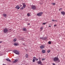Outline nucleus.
Listing matches in <instances>:
<instances>
[{
  "instance_id": "nucleus-11",
  "label": "nucleus",
  "mask_w": 65,
  "mask_h": 65,
  "mask_svg": "<svg viewBox=\"0 0 65 65\" xmlns=\"http://www.w3.org/2000/svg\"><path fill=\"white\" fill-rule=\"evenodd\" d=\"M61 13L62 14H63V15H65V12H64V11L61 12Z\"/></svg>"
},
{
  "instance_id": "nucleus-10",
  "label": "nucleus",
  "mask_w": 65,
  "mask_h": 65,
  "mask_svg": "<svg viewBox=\"0 0 65 65\" xmlns=\"http://www.w3.org/2000/svg\"><path fill=\"white\" fill-rule=\"evenodd\" d=\"M37 15L38 16H41V12H40V13H37Z\"/></svg>"
},
{
  "instance_id": "nucleus-3",
  "label": "nucleus",
  "mask_w": 65,
  "mask_h": 65,
  "mask_svg": "<svg viewBox=\"0 0 65 65\" xmlns=\"http://www.w3.org/2000/svg\"><path fill=\"white\" fill-rule=\"evenodd\" d=\"M3 32L4 33H7L8 32V29L6 28H5L3 30Z\"/></svg>"
},
{
  "instance_id": "nucleus-38",
  "label": "nucleus",
  "mask_w": 65,
  "mask_h": 65,
  "mask_svg": "<svg viewBox=\"0 0 65 65\" xmlns=\"http://www.w3.org/2000/svg\"><path fill=\"white\" fill-rule=\"evenodd\" d=\"M22 6V5H20V6H21H21Z\"/></svg>"
},
{
  "instance_id": "nucleus-37",
  "label": "nucleus",
  "mask_w": 65,
  "mask_h": 65,
  "mask_svg": "<svg viewBox=\"0 0 65 65\" xmlns=\"http://www.w3.org/2000/svg\"><path fill=\"white\" fill-rule=\"evenodd\" d=\"M62 8H60V10H62Z\"/></svg>"
},
{
  "instance_id": "nucleus-34",
  "label": "nucleus",
  "mask_w": 65,
  "mask_h": 65,
  "mask_svg": "<svg viewBox=\"0 0 65 65\" xmlns=\"http://www.w3.org/2000/svg\"><path fill=\"white\" fill-rule=\"evenodd\" d=\"M2 41H0V43H2Z\"/></svg>"
},
{
  "instance_id": "nucleus-23",
  "label": "nucleus",
  "mask_w": 65,
  "mask_h": 65,
  "mask_svg": "<svg viewBox=\"0 0 65 65\" xmlns=\"http://www.w3.org/2000/svg\"><path fill=\"white\" fill-rule=\"evenodd\" d=\"M20 9H21L22 10H23V9H24V8L23 7H22V8H20Z\"/></svg>"
},
{
  "instance_id": "nucleus-5",
  "label": "nucleus",
  "mask_w": 65,
  "mask_h": 65,
  "mask_svg": "<svg viewBox=\"0 0 65 65\" xmlns=\"http://www.w3.org/2000/svg\"><path fill=\"white\" fill-rule=\"evenodd\" d=\"M19 60V58L17 59H15V60L13 61V63H16V62H17L18 60Z\"/></svg>"
},
{
  "instance_id": "nucleus-6",
  "label": "nucleus",
  "mask_w": 65,
  "mask_h": 65,
  "mask_svg": "<svg viewBox=\"0 0 65 65\" xmlns=\"http://www.w3.org/2000/svg\"><path fill=\"white\" fill-rule=\"evenodd\" d=\"M14 45L15 46H18L19 45V43L18 42H15L14 43Z\"/></svg>"
},
{
  "instance_id": "nucleus-19",
  "label": "nucleus",
  "mask_w": 65,
  "mask_h": 65,
  "mask_svg": "<svg viewBox=\"0 0 65 65\" xmlns=\"http://www.w3.org/2000/svg\"><path fill=\"white\" fill-rule=\"evenodd\" d=\"M25 56L26 58H27L28 57V54H26V55H25Z\"/></svg>"
},
{
  "instance_id": "nucleus-1",
  "label": "nucleus",
  "mask_w": 65,
  "mask_h": 65,
  "mask_svg": "<svg viewBox=\"0 0 65 65\" xmlns=\"http://www.w3.org/2000/svg\"><path fill=\"white\" fill-rule=\"evenodd\" d=\"M54 62H56V61H58V62H60V60L58 58L55 57L54 58Z\"/></svg>"
},
{
  "instance_id": "nucleus-43",
  "label": "nucleus",
  "mask_w": 65,
  "mask_h": 65,
  "mask_svg": "<svg viewBox=\"0 0 65 65\" xmlns=\"http://www.w3.org/2000/svg\"><path fill=\"white\" fill-rule=\"evenodd\" d=\"M59 10H60V9H59Z\"/></svg>"
},
{
  "instance_id": "nucleus-31",
  "label": "nucleus",
  "mask_w": 65,
  "mask_h": 65,
  "mask_svg": "<svg viewBox=\"0 0 65 65\" xmlns=\"http://www.w3.org/2000/svg\"><path fill=\"white\" fill-rule=\"evenodd\" d=\"M41 30H42V29H43V27H41Z\"/></svg>"
},
{
  "instance_id": "nucleus-14",
  "label": "nucleus",
  "mask_w": 65,
  "mask_h": 65,
  "mask_svg": "<svg viewBox=\"0 0 65 65\" xmlns=\"http://www.w3.org/2000/svg\"><path fill=\"white\" fill-rule=\"evenodd\" d=\"M23 31H27V29L26 28H23Z\"/></svg>"
},
{
  "instance_id": "nucleus-30",
  "label": "nucleus",
  "mask_w": 65,
  "mask_h": 65,
  "mask_svg": "<svg viewBox=\"0 0 65 65\" xmlns=\"http://www.w3.org/2000/svg\"><path fill=\"white\" fill-rule=\"evenodd\" d=\"M57 26V25H54V27H56V26Z\"/></svg>"
},
{
  "instance_id": "nucleus-28",
  "label": "nucleus",
  "mask_w": 65,
  "mask_h": 65,
  "mask_svg": "<svg viewBox=\"0 0 65 65\" xmlns=\"http://www.w3.org/2000/svg\"><path fill=\"white\" fill-rule=\"evenodd\" d=\"M46 24V23H43V25H45Z\"/></svg>"
},
{
  "instance_id": "nucleus-25",
  "label": "nucleus",
  "mask_w": 65,
  "mask_h": 65,
  "mask_svg": "<svg viewBox=\"0 0 65 65\" xmlns=\"http://www.w3.org/2000/svg\"><path fill=\"white\" fill-rule=\"evenodd\" d=\"M52 4H53V5H56V3H53Z\"/></svg>"
},
{
  "instance_id": "nucleus-24",
  "label": "nucleus",
  "mask_w": 65,
  "mask_h": 65,
  "mask_svg": "<svg viewBox=\"0 0 65 65\" xmlns=\"http://www.w3.org/2000/svg\"><path fill=\"white\" fill-rule=\"evenodd\" d=\"M52 21H53V22H55V21H56V22H57V21L56 20H52Z\"/></svg>"
},
{
  "instance_id": "nucleus-17",
  "label": "nucleus",
  "mask_w": 65,
  "mask_h": 65,
  "mask_svg": "<svg viewBox=\"0 0 65 65\" xmlns=\"http://www.w3.org/2000/svg\"><path fill=\"white\" fill-rule=\"evenodd\" d=\"M33 58H35V60H36V61H38V59H37L35 57H33Z\"/></svg>"
},
{
  "instance_id": "nucleus-42",
  "label": "nucleus",
  "mask_w": 65,
  "mask_h": 65,
  "mask_svg": "<svg viewBox=\"0 0 65 65\" xmlns=\"http://www.w3.org/2000/svg\"><path fill=\"white\" fill-rule=\"evenodd\" d=\"M1 47V46H0V47Z\"/></svg>"
},
{
  "instance_id": "nucleus-20",
  "label": "nucleus",
  "mask_w": 65,
  "mask_h": 65,
  "mask_svg": "<svg viewBox=\"0 0 65 65\" xmlns=\"http://www.w3.org/2000/svg\"><path fill=\"white\" fill-rule=\"evenodd\" d=\"M35 58H34L32 60V62H35Z\"/></svg>"
},
{
  "instance_id": "nucleus-22",
  "label": "nucleus",
  "mask_w": 65,
  "mask_h": 65,
  "mask_svg": "<svg viewBox=\"0 0 65 65\" xmlns=\"http://www.w3.org/2000/svg\"><path fill=\"white\" fill-rule=\"evenodd\" d=\"M50 52H51V50H49L47 51V53H49Z\"/></svg>"
},
{
  "instance_id": "nucleus-21",
  "label": "nucleus",
  "mask_w": 65,
  "mask_h": 65,
  "mask_svg": "<svg viewBox=\"0 0 65 65\" xmlns=\"http://www.w3.org/2000/svg\"><path fill=\"white\" fill-rule=\"evenodd\" d=\"M51 43H52V42H51V41H49L48 42V44H51Z\"/></svg>"
},
{
  "instance_id": "nucleus-4",
  "label": "nucleus",
  "mask_w": 65,
  "mask_h": 65,
  "mask_svg": "<svg viewBox=\"0 0 65 65\" xmlns=\"http://www.w3.org/2000/svg\"><path fill=\"white\" fill-rule=\"evenodd\" d=\"M31 8L32 9L35 10L36 8V7L35 6L32 5L31 6Z\"/></svg>"
},
{
  "instance_id": "nucleus-33",
  "label": "nucleus",
  "mask_w": 65,
  "mask_h": 65,
  "mask_svg": "<svg viewBox=\"0 0 65 65\" xmlns=\"http://www.w3.org/2000/svg\"><path fill=\"white\" fill-rule=\"evenodd\" d=\"M51 25H50L49 26V27H51Z\"/></svg>"
},
{
  "instance_id": "nucleus-18",
  "label": "nucleus",
  "mask_w": 65,
  "mask_h": 65,
  "mask_svg": "<svg viewBox=\"0 0 65 65\" xmlns=\"http://www.w3.org/2000/svg\"><path fill=\"white\" fill-rule=\"evenodd\" d=\"M17 41V39L15 38L14 39V40H13V41L14 42H15Z\"/></svg>"
},
{
  "instance_id": "nucleus-32",
  "label": "nucleus",
  "mask_w": 65,
  "mask_h": 65,
  "mask_svg": "<svg viewBox=\"0 0 65 65\" xmlns=\"http://www.w3.org/2000/svg\"><path fill=\"white\" fill-rule=\"evenodd\" d=\"M30 23H28L27 24V25H30Z\"/></svg>"
},
{
  "instance_id": "nucleus-16",
  "label": "nucleus",
  "mask_w": 65,
  "mask_h": 65,
  "mask_svg": "<svg viewBox=\"0 0 65 65\" xmlns=\"http://www.w3.org/2000/svg\"><path fill=\"white\" fill-rule=\"evenodd\" d=\"M45 47V46H44V45H42L41 46V48H44V47Z\"/></svg>"
},
{
  "instance_id": "nucleus-40",
  "label": "nucleus",
  "mask_w": 65,
  "mask_h": 65,
  "mask_svg": "<svg viewBox=\"0 0 65 65\" xmlns=\"http://www.w3.org/2000/svg\"><path fill=\"white\" fill-rule=\"evenodd\" d=\"M23 44L24 45V44Z\"/></svg>"
},
{
  "instance_id": "nucleus-9",
  "label": "nucleus",
  "mask_w": 65,
  "mask_h": 65,
  "mask_svg": "<svg viewBox=\"0 0 65 65\" xmlns=\"http://www.w3.org/2000/svg\"><path fill=\"white\" fill-rule=\"evenodd\" d=\"M39 60H40V61H38L37 62H38V64H41V62L40 61V60L41 59L40 57H39Z\"/></svg>"
},
{
  "instance_id": "nucleus-36",
  "label": "nucleus",
  "mask_w": 65,
  "mask_h": 65,
  "mask_svg": "<svg viewBox=\"0 0 65 65\" xmlns=\"http://www.w3.org/2000/svg\"><path fill=\"white\" fill-rule=\"evenodd\" d=\"M3 65H6V64H3Z\"/></svg>"
},
{
  "instance_id": "nucleus-41",
  "label": "nucleus",
  "mask_w": 65,
  "mask_h": 65,
  "mask_svg": "<svg viewBox=\"0 0 65 65\" xmlns=\"http://www.w3.org/2000/svg\"><path fill=\"white\" fill-rule=\"evenodd\" d=\"M40 29H41V27L40 28Z\"/></svg>"
},
{
  "instance_id": "nucleus-29",
  "label": "nucleus",
  "mask_w": 65,
  "mask_h": 65,
  "mask_svg": "<svg viewBox=\"0 0 65 65\" xmlns=\"http://www.w3.org/2000/svg\"><path fill=\"white\" fill-rule=\"evenodd\" d=\"M52 64H53V65H56L55 64V63H52Z\"/></svg>"
},
{
  "instance_id": "nucleus-2",
  "label": "nucleus",
  "mask_w": 65,
  "mask_h": 65,
  "mask_svg": "<svg viewBox=\"0 0 65 65\" xmlns=\"http://www.w3.org/2000/svg\"><path fill=\"white\" fill-rule=\"evenodd\" d=\"M13 53H14L16 55H20V53L19 51H17V50H14L13 51Z\"/></svg>"
},
{
  "instance_id": "nucleus-39",
  "label": "nucleus",
  "mask_w": 65,
  "mask_h": 65,
  "mask_svg": "<svg viewBox=\"0 0 65 65\" xmlns=\"http://www.w3.org/2000/svg\"><path fill=\"white\" fill-rule=\"evenodd\" d=\"M40 48H41V46H40Z\"/></svg>"
},
{
  "instance_id": "nucleus-15",
  "label": "nucleus",
  "mask_w": 65,
  "mask_h": 65,
  "mask_svg": "<svg viewBox=\"0 0 65 65\" xmlns=\"http://www.w3.org/2000/svg\"><path fill=\"white\" fill-rule=\"evenodd\" d=\"M3 15L4 17H6L7 16V15L6 14H4Z\"/></svg>"
},
{
  "instance_id": "nucleus-12",
  "label": "nucleus",
  "mask_w": 65,
  "mask_h": 65,
  "mask_svg": "<svg viewBox=\"0 0 65 65\" xmlns=\"http://www.w3.org/2000/svg\"><path fill=\"white\" fill-rule=\"evenodd\" d=\"M42 52L43 53H45L46 51L45 50H42Z\"/></svg>"
},
{
  "instance_id": "nucleus-13",
  "label": "nucleus",
  "mask_w": 65,
  "mask_h": 65,
  "mask_svg": "<svg viewBox=\"0 0 65 65\" xmlns=\"http://www.w3.org/2000/svg\"><path fill=\"white\" fill-rule=\"evenodd\" d=\"M6 60H7V61H8L9 62H11V61L9 59V58L6 59Z\"/></svg>"
},
{
  "instance_id": "nucleus-35",
  "label": "nucleus",
  "mask_w": 65,
  "mask_h": 65,
  "mask_svg": "<svg viewBox=\"0 0 65 65\" xmlns=\"http://www.w3.org/2000/svg\"><path fill=\"white\" fill-rule=\"evenodd\" d=\"M43 13V12H41V14H42Z\"/></svg>"
},
{
  "instance_id": "nucleus-7",
  "label": "nucleus",
  "mask_w": 65,
  "mask_h": 65,
  "mask_svg": "<svg viewBox=\"0 0 65 65\" xmlns=\"http://www.w3.org/2000/svg\"><path fill=\"white\" fill-rule=\"evenodd\" d=\"M15 8L17 9H19L20 8V7L19 6L17 5L15 7Z\"/></svg>"
},
{
  "instance_id": "nucleus-8",
  "label": "nucleus",
  "mask_w": 65,
  "mask_h": 65,
  "mask_svg": "<svg viewBox=\"0 0 65 65\" xmlns=\"http://www.w3.org/2000/svg\"><path fill=\"white\" fill-rule=\"evenodd\" d=\"M22 5H23V6L24 8H25L26 7V4L25 3H23Z\"/></svg>"
},
{
  "instance_id": "nucleus-27",
  "label": "nucleus",
  "mask_w": 65,
  "mask_h": 65,
  "mask_svg": "<svg viewBox=\"0 0 65 65\" xmlns=\"http://www.w3.org/2000/svg\"><path fill=\"white\" fill-rule=\"evenodd\" d=\"M45 60V58H43L42 59V61H43V60Z\"/></svg>"
},
{
  "instance_id": "nucleus-26",
  "label": "nucleus",
  "mask_w": 65,
  "mask_h": 65,
  "mask_svg": "<svg viewBox=\"0 0 65 65\" xmlns=\"http://www.w3.org/2000/svg\"><path fill=\"white\" fill-rule=\"evenodd\" d=\"M27 16L29 17L30 16V14H29V13H28L27 14Z\"/></svg>"
}]
</instances>
